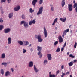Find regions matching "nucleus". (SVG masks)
<instances>
[{
    "instance_id": "obj_24",
    "label": "nucleus",
    "mask_w": 77,
    "mask_h": 77,
    "mask_svg": "<svg viewBox=\"0 0 77 77\" xmlns=\"http://www.w3.org/2000/svg\"><path fill=\"white\" fill-rule=\"evenodd\" d=\"M65 0H62L61 2V6L62 7H63L65 5Z\"/></svg>"
},
{
    "instance_id": "obj_59",
    "label": "nucleus",
    "mask_w": 77,
    "mask_h": 77,
    "mask_svg": "<svg viewBox=\"0 0 77 77\" xmlns=\"http://www.w3.org/2000/svg\"><path fill=\"white\" fill-rule=\"evenodd\" d=\"M55 29H56V30H57V27H55Z\"/></svg>"
},
{
    "instance_id": "obj_8",
    "label": "nucleus",
    "mask_w": 77,
    "mask_h": 77,
    "mask_svg": "<svg viewBox=\"0 0 77 77\" xmlns=\"http://www.w3.org/2000/svg\"><path fill=\"white\" fill-rule=\"evenodd\" d=\"M23 45L24 46L28 45L29 44V42L27 41H23Z\"/></svg>"
},
{
    "instance_id": "obj_29",
    "label": "nucleus",
    "mask_w": 77,
    "mask_h": 77,
    "mask_svg": "<svg viewBox=\"0 0 77 77\" xmlns=\"http://www.w3.org/2000/svg\"><path fill=\"white\" fill-rule=\"evenodd\" d=\"M47 62H48L47 60H45L44 61L43 65H47Z\"/></svg>"
},
{
    "instance_id": "obj_52",
    "label": "nucleus",
    "mask_w": 77,
    "mask_h": 77,
    "mask_svg": "<svg viewBox=\"0 0 77 77\" xmlns=\"http://www.w3.org/2000/svg\"><path fill=\"white\" fill-rule=\"evenodd\" d=\"M11 70L12 72H14V69H13V68H11Z\"/></svg>"
},
{
    "instance_id": "obj_48",
    "label": "nucleus",
    "mask_w": 77,
    "mask_h": 77,
    "mask_svg": "<svg viewBox=\"0 0 77 77\" xmlns=\"http://www.w3.org/2000/svg\"><path fill=\"white\" fill-rule=\"evenodd\" d=\"M64 50V47H63L61 49V51H63V50Z\"/></svg>"
},
{
    "instance_id": "obj_27",
    "label": "nucleus",
    "mask_w": 77,
    "mask_h": 77,
    "mask_svg": "<svg viewBox=\"0 0 77 77\" xmlns=\"http://www.w3.org/2000/svg\"><path fill=\"white\" fill-rule=\"evenodd\" d=\"M2 65H4L5 66H8V63L7 62H3L1 63Z\"/></svg>"
},
{
    "instance_id": "obj_33",
    "label": "nucleus",
    "mask_w": 77,
    "mask_h": 77,
    "mask_svg": "<svg viewBox=\"0 0 77 77\" xmlns=\"http://www.w3.org/2000/svg\"><path fill=\"white\" fill-rule=\"evenodd\" d=\"M4 27V26L3 25H0V30H2V29Z\"/></svg>"
},
{
    "instance_id": "obj_43",
    "label": "nucleus",
    "mask_w": 77,
    "mask_h": 77,
    "mask_svg": "<svg viewBox=\"0 0 77 77\" xmlns=\"http://www.w3.org/2000/svg\"><path fill=\"white\" fill-rule=\"evenodd\" d=\"M77 42H75L74 45V47L75 48H76V47H77Z\"/></svg>"
},
{
    "instance_id": "obj_16",
    "label": "nucleus",
    "mask_w": 77,
    "mask_h": 77,
    "mask_svg": "<svg viewBox=\"0 0 77 77\" xmlns=\"http://www.w3.org/2000/svg\"><path fill=\"white\" fill-rule=\"evenodd\" d=\"M7 41H8V44H11L12 43L11 38L8 37V38Z\"/></svg>"
},
{
    "instance_id": "obj_32",
    "label": "nucleus",
    "mask_w": 77,
    "mask_h": 77,
    "mask_svg": "<svg viewBox=\"0 0 77 77\" xmlns=\"http://www.w3.org/2000/svg\"><path fill=\"white\" fill-rule=\"evenodd\" d=\"M1 74H2V75H3L5 72H4V70H3V69H1Z\"/></svg>"
},
{
    "instance_id": "obj_5",
    "label": "nucleus",
    "mask_w": 77,
    "mask_h": 77,
    "mask_svg": "<svg viewBox=\"0 0 77 77\" xmlns=\"http://www.w3.org/2000/svg\"><path fill=\"white\" fill-rule=\"evenodd\" d=\"M69 30V29H67L66 30H64L63 33V35L62 36L63 38H64L65 35H66V33L68 32Z\"/></svg>"
},
{
    "instance_id": "obj_63",
    "label": "nucleus",
    "mask_w": 77,
    "mask_h": 77,
    "mask_svg": "<svg viewBox=\"0 0 77 77\" xmlns=\"http://www.w3.org/2000/svg\"><path fill=\"white\" fill-rule=\"evenodd\" d=\"M24 77V76H22V77Z\"/></svg>"
},
{
    "instance_id": "obj_1",
    "label": "nucleus",
    "mask_w": 77,
    "mask_h": 77,
    "mask_svg": "<svg viewBox=\"0 0 77 77\" xmlns=\"http://www.w3.org/2000/svg\"><path fill=\"white\" fill-rule=\"evenodd\" d=\"M35 38L36 39H38V42H41L43 41V39H42L41 38V35H35Z\"/></svg>"
},
{
    "instance_id": "obj_12",
    "label": "nucleus",
    "mask_w": 77,
    "mask_h": 77,
    "mask_svg": "<svg viewBox=\"0 0 77 77\" xmlns=\"http://www.w3.org/2000/svg\"><path fill=\"white\" fill-rule=\"evenodd\" d=\"M58 39L59 41V42H60V43H62L63 42V39H62V36H61L60 35L58 37Z\"/></svg>"
},
{
    "instance_id": "obj_23",
    "label": "nucleus",
    "mask_w": 77,
    "mask_h": 77,
    "mask_svg": "<svg viewBox=\"0 0 77 77\" xmlns=\"http://www.w3.org/2000/svg\"><path fill=\"white\" fill-rule=\"evenodd\" d=\"M58 20V18H56L54 19V20L53 23H52V26H54V25H55V24L56 23L57 21Z\"/></svg>"
},
{
    "instance_id": "obj_42",
    "label": "nucleus",
    "mask_w": 77,
    "mask_h": 77,
    "mask_svg": "<svg viewBox=\"0 0 77 77\" xmlns=\"http://www.w3.org/2000/svg\"><path fill=\"white\" fill-rule=\"evenodd\" d=\"M57 44H58V41H55L54 43V45H56Z\"/></svg>"
},
{
    "instance_id": "obj_55",
    "label": "nucleus",
    "mask_w": 77,
    "mask_h": 77,
    "mask_svg": "<svg viewBox=\"0 0 77 77\" xmlns=\"http://www.w3.org/2000/svg\"><path fill=\"white\" fill-rule=\"evenodd\" d=\"M31 46H32V44H30L28 47H31Z\"/></svg>"
},
{
    "instance_id": "obj_53",
    "label": "nucleus",
    "mask_w": 77,
    "mask_h": 77,
    "mask_svg": "<svg viewBox=\"0 0 77 77\" xmlns=\"http://www.w3.org/2000/svg\"><path fill=\"white\" fill-rule=\"evenodd\" d=\"M75 10L76 11V12H77V7H76V8H75Z\"/></svg>"
},
{
    "instance_id": "obj_28",
    "label": "nucleus",
    "mask_w": 77,
    "mask_h": 77,
    "mask_svg": "<svg viewBox=\"0 0 77 77\" xmlns=\"http://www.w3.org/2000/svg\"><path fill=\"white\" fill-rule=\"evenodd\" d=\"M73 63H74V62L72 61L69 63L68 65H69V66H71L73 65Z\"/></svg>"
},
{
    "instance_id": "obj_11",
    "label": "nucleus",
    "mask_w": 77,
    "mask_h": 77,
    "mask_svg": "<svg viewBox=\"0 0 77 77\" xmlns=\"http://www.w3.org/2000/svg\"><path fill=\"white\" fill-rule=\"evenodd\" d=\"M47 57L48 59L49 60H51V59H52V57H51V55L50 54H47Z\"/></svg>"
},
{
    "instance_id": "obj_10",
    "label": "nucleus",
    "mask_w": 77,
    "mask_h": 77,
    "mask_svg": "<svg viewBox=\"0 0 77 77\" xmlns=\"http://www.w3.org/2000/svg\"><path fill=\"white\" fill-rule=\"evenodd\" d=\"M34 70L35 72V73H37L38 72H39V69H38L36 67V65H34Z\"/></svg>"
},
{
    "instance_id": "obj_37",
    "label": "nucleus",
    "mask_w": 77,
    "mask_h": 77,
    "mask_svg": "<svg viewBox=\"0 0 77 77\" xmlns=\"http://www.w3.org/2000/svg\"><path fill=\"white\" fill-rule=\"evenodd\" d=\"M56 51V52H57V53H58V52H59V51H60V48H59V47H58L57 48Z\"/></svg>"
},
{
    "instance_id": "obj_34",
    "label": "nucleus",
    "mask_w": 77,
    "mask_h": 77,
    "mask_svg": "<svg viewBox=\"0 0 77 77\" xmlns=\"http://www.w3.org/2000/svg\"><path fill=\"white\" fill-rule=\"evenodd\" d=\"M77 7V3H75L73 5V8H74V9H75V8H76Z\"/></svg>"
},
{
    "instance_id": "obj_61",
    "label": "nucleus",
    "mask_w": 77,
    "mask_h": 77,
    "mask_svg": "<svg viewBox=\"0 0 77 77\" xmlns=\"http://www.w3.org/2000/svg\"><path fill=\"white\" fill-rule=\"evenodd\" d=\"M71 25H69V28H71Z\"/></svg>"
},
{
    "instance_id": "obj_13",
    "label": "nucleus",
    "mask_w": 77,
    "mask_h": 77,
    "mask_svg": "<svg viewBox=\"0 0 77 77\" xmlns=\"http://www.w3.org/2000/svg\"><path fill=\"white\" fill-rule=\"evenodd\" d=\"M23 26L25 28H28L29 26L28 23L26 22H25L23 25Z\"/></svg>"
},
{
    "instance_id": "obj_14",
    "label": "nucleus",
    "mask_w": 77,
    "mask_h": 77,
    "mask_svg": "<svg viewBox=\"0 0 77 77\" xmlns=\"http://www.w3.org/2000/svg\"><path fill=\"white\" fill-rule=\"evenodd\" d=\"M14 15V13L13 12L10 13L8 14V18L10 19L12 18L13 17V16Z\"/></svg>"
},
{
    "instance_id": "obj_22",
    "label": "nucleus",
    "mask_w": 77,
    "mask_h": 77,
    "mask_svg": "<svg viewBox=\"0 0 77 77\" xmlns=\"http://www.w3.org/2000/svg\"><path fill=\"white\" fill-rule=\"evenodd\" d=\"M50 6L52 11H54V6H53V5L51 4L50 5Z\"/></svg>"
},
{
    "instance_id": "obj_26",
    "label": "nucleus",
    "mask_w": 77,
    "mask_h": 77,
    "mask_svg": "<svg viewBox=\"0 0 77 77\" xmlns=\"http://www.w3.org/2000/svg\"><path fill=\"white\" fill-rule=\"evenodd\" d=\"M49 77H56V75L54 74H51V72H50L49 73Z\"/></svg>"
},
{
    "instance_id": "obj_49",
    "label": "nucleus",
    "mask_w": 77,
    "mask_h": 77,
    "mask_svg": "<svg viewBox=\"0 0 77 77\" xmlns=\"http://www.w3.org/2000/svg\"><path fill=\"white\" fill-rule=\"evenodd\" d=\"M66 42L64 44V46H63V47H65V46H66Z\"/></svg>"
},
{
    "instance_id": "obj_3",
    "label": "nucleus",
    "mask_w": 77,
    "mask_h": 77,
    "mask_svg": "<svg viewBox=\"0 0 77 77\" xmlns=\"http://www.w3.org/2000/svg\"><path fill=\"white\" fill-rule=\"evenodd\" d=\"M44 29V34L45 38L47 37V31L45 27H44L43 28Z\"/></svg>"
},
{
    "instance_id": "obj_41",
    "label": "nucleus",
    "mask_w": 77,
    "mask_h": 77,
    "mask_svg": "<svg viewBox=\"0 0 77 77\" xmlns=\"http://www.w3.org/2000/svg\"><path fill=\"white\" fill-rule=\"evenodd\" d=\"M6 1V0H1V3H3L5 2Z\"/></svg>"
},
{
    "instance_id": "obj_56",
    "label": "nucleus",
    "mask_w": 77,
    "mask_h": 77,
    "mask_svg": "<svg viewBox=\"0 0 77 77\" xmlns=\"http://www.w3.org/2000/svg\"><path fill=\"white\" fill-rule=\"evenodd\" d=\"M75 3V0H74L73 1V3Z\"/></svg>"
},
{
    "instance_id": "obj_62",
    "label": "nucleus",
    "mask_w": 77,
    "mask_h": 77,
    "mask_svg": "<svg viewBox=\"0 0 77 77\" xmlns=\"http://www.w3.org/2000/svg\"><path fill=\"white\" fill-rule=\"evenodd\" d=\"M70 77H72V75H70Z\"/></svg>"
},
{
    "instance_id": "obj_50",
    "label": "nucleus",
    "mask_w": 77,
    "mask_h": 77,
    "mask_svg": "<svg viewBox=\"0 0 77 77\" xmlns=\"http://www.w3.org/2000/svg\"><path fill=\"white\" fill-rule=\"evenodd\" d=\"M68 74H69V72H67L66 74V75H68Z\"/></svg>"
},
{
    "instance_id": "obj_39",
    "label": "nucleus",
    "mask_w": 77,
    "mask_h": 77,
    "mask_svg": "<svg viewBox=\"0 0 77 77\" xmlns=\"http://www.w3.org/2000/svg\"><path fill=\"white\" fill-rule=\"evenodd\" d=\"M43 3V0H40L39 2V4L41 5Z\"/></svg>"
},
{
    "instance_id": "obj_58",
    "label": "nucleus",
    "mask_w": 77,
    "mask_h": 77,
    "mask_svg": "<svg viewBox=\"0 0 77 77\" xmlns=\"http://www.w3.org/2000/svg\"><path fill=\"white\" fill-rule=\"evenodd\" d=\"M69 52H67V55H69Z\"/></svg>"
},
{
    "instance_id": "obj_7",
    "label": "nucleus",
    "mask_w": 77,
    "mask_h": 77,
    "mask_svg": "<svg viewBox=\"0 0 77 77\" xmlns=\"http://www.w3.org/2000/svg\"><path fill=\"white\" fill-rule=\"evenodd\" d=\"M35 23H36V21H35V19H34L33 20H31L29 22V25H30V26H31V25H32V24H35Z\"/></svg>"
},
{
    "instance_id": "obj_45",
    "label": "nucleus",
    "mask_w": 77,
    "mask_h": 77,
    "mask_svg": "<svg viewBox=\"0 0 77 77\" xmlns=\"http://www.w3.org/2000/svg\"><path fill=\"white\" fill-rule=\"evenodd\" d=\"M3 20L2 18H0V23H3Z\"/></svg>"
},
{
    "instance_id": "obj_15",
    "label": "nucleus",
    "mask_w": 77,
    "mask_h": 77,
    "mask_svg": "<svg viewBox=\"0 0 77 77\" xmlns=\"http://www.w3.org/2000/svg\"><path fill=\"white\" fill-rule=\"evenodd\" d=\"M20 9V6H18L15 7L14 8V11H19Z\"/></svg>"
},
{
    "instance_id": "obj_40",
    "label": "nucleus",
    "mask_w": 77,
    "mask_h": 77,
    "mask_svg": "<svg viewBox=\"0 0 77 77\" xmlns=\"http://www.w3.org/2000/svg\"><path fill=\"white\" fill-rule=\"evenodd\" d=\"M69 57H72V58H74V57H75L74 56H73L71 54L69 55Z\"/></svg>"
},
{
    "instance_id": "obj_25",
    "label": "nucleus",
    "mask_w": 77,
    "mask_h": 77,
    "mask_svg": "<svg viewBox=\"0 0 77 77\" xmlns=\"http://www.w3.org/2000/svg\"><path fill=\"white\" fill-rule=\"evenodd\" d=\"M42 47L39 46H37V51H41L42 50Z\"/></svg>"
},
{
    "instance_id": "obj_54",
    "label": "nucleus",
    "mask_w": 77,
    "mask_h": 77,
    "mask_svg": "<svg viewBox=\"0 0 77 77\" xmlns=\"http://www.w3.org/2000/svg\"><path fill=\"white\" fill-rule=\"evenodd\" d=\"M77 60H75L73 61L74 62H77Z\"/></svg>"
},
{
    "instance_id": "obj_21",
    "label": "nucleus",
    "mask_w": 77,
    "mask_h": 77,
    "mask_svg": "<svg viewBox=\"0 0 77 77\" xmlns=\"http://www.w3.org/2000/svg\"><path fill=\"white\" fill-rule=\"evenodd\" d=\"M11 75V72H9V71H7L5 72V76L6 77L7 76H8V75Z\"/></svg>"
},
{
    "instance_id": "obj_17",
    "label": "nucleus",
    "mask_w": 77,
    "mask_h": 77,
    "mask_svg": "<svg viewBox=\"0 0 77 77\" xmlns=\"http://www.w3.org/2000/svg\"><path fill=\"white\" fill-rule=\"evenodd\" d=\"M41 51H39L37 53V54L38 56H39V58L41 59L42 56V54H41Z\"/></svg>"
},
{
    "instance_id": "obj_36",
    "label": "nucleus",
    "mask_w": 77,
    "mask_h": 77,
    "mask_svg": "<svg viewBox=\"0 0 77 77\" xmlns=\"http://www.w3.org/2000/svg\"><path fill=\"white\" fill-rule=\"evenodd\" d=\"M21 17L22 19H25L26 17H25V15L24 14H23L21 15Z\"/></svg>"
},
{
    "instance_id": "obj_2",
    "label": "nucleus",
    "mask_w": 77,
    "mask_h": 77,
    "mask_svg": "<svg viewBox=\"0 0 77 77\" xmlns=\"http://www.w3.org/2000/svg\"><path fill=\"white\" fill-rule=\"evenodd\" d=\"M43 12V7H41L39 8L38 12L37 13V15H39L42 14Z\"/></svg>"
},
{
    "instance_id": "obj_44",
    "label": "nucleus",
    "mask_w": 77,
    "mask_h": 77,
    "mask_svg": "<svg viewBox=\"0 0 77 77\" xmlns=\"http://www.w3.org/2000/svg\"><path fill=\"white\" fill-rule=\"evenodd\" d=\"M62 75L61 76V77H63L66 74L65 73H64L63 72H62Z\"/></svg>"
},
{
    "instance_id": "obj_20",
    "label": "nucleus",
    "mask_w": 77,
    "mask_h": 77,
    "mask_svg": "<svg viewBox=\"0 0 77 77\" xmlns=\"http://www.w3.org/2000/svg\"><path fill=\"white\" fill-rule=\"evenodd\" d=\"M17 43L20 45H23V42L22 41L18 40L17 41Z\"/></svg>"
},
{
    "instance_id": "obj_19",
    "label": "nucleus",
    "mask_w": 77,
    "mask_h": 77,
    "mask_svg": "<svg viewBox=\"0 0 77 77\" xmlns=\"http://www.w3.org/2000/svg\"><path fill=\"white\" fill-rule=\"evenodd\" d=\"M60 20L62 21V22H65L66 21V18L65 17L64 19L63 18H60Z\"/></svg>"
},
{
    "instance_id": "obj_31",
    "label": "nucleus",
    "mask_w": 77,
    "mask_h": 77,
    "mask_svg": "<svg viewBox=\"0 0 77 77\" xmlns=\"http://www.w3.org/2000/svg\"><path fill=\"white\" fill-rule=\"evenodd\" d=\"M29 11V12H30V13H33V12L35 11V10H34L32 9V8H30Z\"/></svg>"
},
{
    "instance_id": "obj_35",
    "label": "nucleus",
    "mask_w": 77,
    "mask_h": 77,
    "mask_svg": "<svg viewBox=\"0 0 77 77\" xmlns=\"http://www.w3.org/2000/svg\"><path fill=\"white\" fill-rule=\"evenodd\" d=\"M25 22H26V21H25L24 20L21 21L20 22L21 25H23H23H24V23H25Z\"/></svg>"
},
{
    "instance_id": "obj_46",
    "label": "nucleus",
    "mask_w": 77,
    "mask_h": 77,
    "mask_svg": "<svg viewBox=\"0 0 77 77\" xmlns=\"http://www.w3.org/2000/svg\"><path fill=\"white\" fill-rule=\"evenodd\" d=\"M8 3H11V0H7Z\"/></svg>"
},
{
    "instance_id": "obj_4",
    "label": "nucleus",
    "mask_w": 77,
    "mask_h": 77,
    "mask_svg": "<svg viewBox=\"0 0 77 77\" xmlns=\"http://www.w3.org/2000/svg\"><path fill=\"white\" fill-rule=\"evenodd\" d=\"M11 29L9 28H5L4 30V33L6 34L8 33L11 32Z\"/></svg>"
},
{
    "instance_id": "obj_30",
    "label": "nucleus",
    "mask_w": 77,
    "mask_h": 77,
    "mask_svg": "<svg viewBox=\"0 0 77 77\" xmlns=\"http://www.w3.org/2000/svg\"><path fill=\"white\" fill-rule=\"evenodd\" d=\"M1 58L2 59H5V53H3L2 54Z\"/></svg>"
},
{
    "instance_id": "obj_6",
    "label": "nucleus",
    "mask_w": 77,
    "mask_h": 77,
    "mask_svg": "<svg viewBox=\"0 0 77 77\" xmlns=\"http://www.w3.org/2000/svg\"><path fill=\"white\" fill-rule=\"evenodd\" d=\"M68 10L69 12H71L72 10V8L73 6L72 4H68Z\"/></svg>"
},
{
    "instance_id": "obj_38",
    "label": "nucleus",
    "mask_w": 77,
    "mask_h": 77,
    "mask_svg": "<svg viewBox=\"0 0 77 77\" xmlns=\"http://www.w3.org/2000/svg\"><path fill=\"white\" fill-rule=\"evenodd\" d=\"M23 53H26V52L27 51V50L25 49H23Z\"/></svg>"
},
{
    "instance_id": "obj_51",
    "label": "nucleus",
    "mask_w": 77,
    "mask_h": 77,
    "mask_svg": "<svg viewBox=\"0 0 77 77\" xmlns=\"http://www.w3.org/2000/svg\"><path fill=\"white\" fill-rule=\"evenodd\" d=\"M59 72H60L59 70H58L56 72L57 74H58L59 73Z\"/></svg>"
},
{
    "instance_id": "obj_18",
    "label": "nucleus",
    "mask_w": 77,
    "mask_h": 77,
    "mask_svg": "<svg viewBox=\"0 0 77 77\" xmlns=\"http://www.w3.org/2000/svg\"><path fill=\"white\" fill-rule=\"evenodd\" d=\"M32 3L34 6H35V4L38 2V0H33Z\"/></svg>"
},
{
    "instance_id": "obj_47",
    "label": "nucleus",
    "mask_w": 77,
    "mask_h": 77,
    "mask_svg": "<svg viewBox=\"0 0 77 77\" xmlns=\"http://www.w3.org/2000/svg\"><path fill=\"white\" fill-rule=\"evenodd\" d=\"M61 68L62 69H63L64 68V65H62L61 66Z\"/></svg>"
},
{
    "instance_id": "obj_9",
    "label": "nucleus",
    "mask_w": 77,
    "mask_h": 77,
    "mask_svg": "<svg viewBox=\"0 0 77 77\" xmlns=\"http://www.w3.org/2000/svg\"><path fill=\"white\" fill-rule=\"evenodd\" d=\"M28 66L29 68L32 67L33 66V62L32 61H30L29 62Z\"/></svg>"
},
{
    "instance_id": "obj_60",
    "label": "nucleus",
    "mask_w": 77,
    "mask_h": 77,
    "mask_svg": "<svg viewBox=\"0 0 77 77\" xmlns=\"http://www.w3.org/2000/svg\"><path fill=\"white\" fill-rule=\"evenodd\" d=\"M70 32L71 33H72V30H71L70 31Z\"/></svg>"
},
{
    "instance_id": "obj_64",
    "label": "nucleus",
    "mask_w": 77,
    "mask_h": 77,
    "mask_svg": "<svg viewBox=\"0 0 77 77\" xmlns=\"http://www.w3.org/2000/svg\"><path fill=\"white\" fill-rule=\"evenodd\" d=\"M0 8H2V7H1Z\"/></svg>"
},
{
    "instance_id": "obj_57",
    "label": "nucleus",
    "mask_w": 77,
    "mask_h": 77,
    "mask_svg": "<svg viewBox=\"0 0 77 77\" xmlns=\"http://www.w3.org/2000/svg\"><path fill=\"white\" fill-rule=\"evenodd\" d=\"M30 50L31 51H33V49H32V48H31L30 49Z\"/></svg>"
}]
</instances>
